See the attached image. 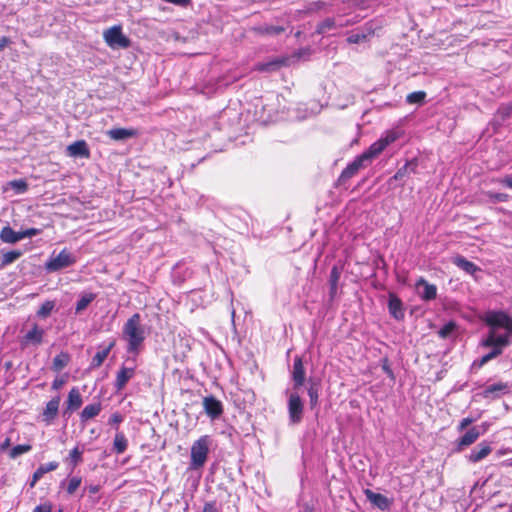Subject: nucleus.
I'll use <instances>...</instances> for the list:
<instances>
[{"label": "nucleus", "instance_id": "nucleus-1", "mask_svg": "<svg viewBox=\"0 0 512 512\" xmlns=\"http://www.w3.org/2000/svg\"><path fill=\"white\" fill-rule=\"evenodd\" d=\"M123 338L127 341L129 353H139L145 340V330L141 324V316L134 313L128 318L122 330Z\"/></svg>", "mask_w": 512, "mask_h": 512}, {"label": "nucleus", "instance_id": "nucleus-2", "mask_svg": "<svg viewBox=\"0 0 512 512\" xmlns=\"http://www.w3.org/2000/svg\"><path fill=\"white\" fill-rule=\"evenodd\" d=\"M212 439L210 435H203L192 443L190 449V469H201L207 462Z\"/></svg>", "mask_w": 512, "mask_h": 512}, {"label": "nucleus", "instance_id": "nucleus-3", "mask_svg": "<svg viewBox=\"0 0 512 512\" xmlns=\"http://www.w3.org/2000/svg\"><path fill=\"white\" fill-rule=\"evenodd\" d=\"M103 36L107 45L112 48H128L131 45L130 39L123 34L120 25L105 30Z\"/></svg>", "mask_w": 512, "mask_h": 512}, {"label": "nucleus", "instance_id": "nucleus-4", "mask_svg": "<svg viewBox=\"0 0 512 512\" xmlns=\"http://www.w3.org/2000/svg\"><path fill=\"white\" fill-rule=\"evenodd\" d=\"M304 414V404L300 395L293 392L288 399V415L292 424H298L302 421Z\"/></svg>", "mask_w": 512, "mask_h": 512}, {"label": "nucleus", "instance_id": "nucleus-5", "mask_svg": "<svg viewBox=\"0 0 512 512\" xmlns=\"http://www.w3.org/2000/svg\"><path fill=\"white\" fill-rule=\"evenodd\" d=\"M76 262L75 258L66 249H63L59 254L51 258L46 263V269L48 271H59L63 268L69 267Z\"/></svg>", "mask_w": 512, "mask_h": 512}, {"label": "nucleus", "instance_id": "nucleus-6", "mask_svg": "<svg viewBox=\"0 0 512 512\" xmlns=\"http://www.w3.org/2000/svg\"><path fill=\"white\" fill-rule=\"evenodd\" d=\"M364 159L358 155L347 167L341 172L337 179V186L345 185L352 177H354L360 169L365 167Z\"/></svg>", "mask_w": 512, "mask_h": 512}, {"label": "nucleus", "instance_id": "nucleus-7", "mask_svg": "<svg viewBox=\"0 0 512 512\" xmlns=\"http://www.w3.org/2000/svg\"><path fill=\"white\" fill-rule=\"evenodd\" d=\"M486 323L492 328H504L512 333V317L505 312H492L486 317Z\"/></svg>", "mask_w": 512, "mask_h": 512}, {"label": "nucleus", "instance_id": "nucleus-8", "mask_svg": "<svg viewBox=\"0 0 512 512\" xmlns=\"http://www.w3.org/2000/svg\"><path fill=\"white\" fill-rule=\"evenodd\" d=\"M203 408L205 413L212 419H218L223 414V404L216 397L210 395L203 398Z\"/></svg>", "mask_w": 512, "mask_h": 512}, {"label": "nucleus", "instance_id": "nucleus-9", "mask_svg": "<svg viewBox=\"0 0 512 512\" xmlns=\"http://www.w3.org/2000/svg\"><path fill=\"white\" fill-rule=\"evenodd\" d=\"M60 401L61 397L57 395L46 403V406L41 414L42 421L46 425H51L58 416Z\"/></svg>", "mask_w": 512, "mask_h": 512}, {"label": "nucleus", "instance_id": "nucleus-10", "mask_svg": "<svg viewBox=\"0 0 512 512\" xmlns=\"http://www.w3.org/2000/svg\"><path fill=\"white\" fill-rule=\"evenodd\" d=\"M135 375V367H126L122 365L118 370L115 381L114 388L117 392L122 391L130 379H132Z\"/></svg>", "mask_w": 512, "mask_h": 512}, {"label": "nucleus", "instance_id": "nucleus-11", "mask_svg": "<svg viewBox=\"0 0 512 512\" xmlns=\"http://www.w3.org/2000/svg\"><path fill=\"white\" fill-rule=\"evenodd\" d=\"M491 452V444L487 441H482L471 450V452L466 456V458L471 463H478L485 459Z\"/></svg>", "mask_w": 512, "mask_h": 512}, {"label": "nucleus", "instance_id": "nucleus-12", "mask_svg": "<svg viewBox=\"0 0 512 512\" xmlns=\"http://www.w3.org/2000/svg\"><path fill=\"white\" fill-rule=\"evenodd\" d=\"M306 371L304 368V364L302 358L300 356H296L294 358L293 370H292V380L294 383V388H300L305 382Z\"/></svg>", "mask_w": 512, "mask_h": 512}, {"label": "nucleus", "instance_id": "nucleus-13", "mask_svg": "<svg viewBox=\"0 0 512 512\" xmlns=\"http://www.w3.org/2000/svg\"><path fill=\"white\" fill-rule=\"evenodd\" d=\"M376 27H374L372 22H368L363 27L361 33L351 34L347 37L346 41L348 44H358L366 41L369 37L373 36L376 32Z\"/></svg>", "mask_w": 512, "mask_h": 512}, {"label": "nucleus", "instance_id": "nucleus-14", "mask_svg": "<svg viewBox=\"0 0 512 512\" xmlns=\"http://www.w3.org/2000/svg\"><path fill=\"white\" fill-rule=\"evenodd\" d=\"M366 498L377 508L382 511L388 510L391 506V501L383 494L375 493L370 489L364 490Z\"/></svg>", "mask_w": 512, "mask_h": 512}, {"label": "nucleus", "instance_id": "nucleus-15", "mask_svg": "<svg viewBox=\"0 0 512 512\" xmlns=\"http://www.w3.org/2000/svg\"><path fill=\"white\" fill-rule=\"evenodd\" d=\"M388 309L391 316L396 320H402L405 316L403 303L394 293L389 294Z\"/></svg>", "mask_w": 512, "mask_h": 512}, {"label": "nucleus", "instance_id": "nucleus-16", "mask_svg": "<svg viewBox=\"0 0 512 512\" xmlns=\"http://www.w3.org/2000/svg\"><path fill=\"white\" fill-rule=\"evenodd\" d=\"M509 392V386L507 383L498 382L492 385L487 386L483 392L482 397L485 399H496L499 398L501 394H505Z\"/></svg>", "mask_w": 512, "mask_h": 512}, {"label": "nucleus", "instance_id": "nucleus-17", "mask_svg": "<svg viewBox=\"0 0 512 512\" xmlns=\"http://www.w3.org/2000/svg\"><path fill=\"white\" fill-rule=\"evenodd\" d=\"M106 134L112 140L121 141L138 136L139 131L135 128H113L108 130Z\"/></svg>", "mask_w": 512, "mask_h": 512}, {"label": "nucleus", "instance_id": "nucleus-18", "mask_svg": "<svg viewBox=\"0 0 512 512\" xmlns=\"http://www.w3.org/2000/svg\"><path fill=\"white\" fill-rule=\"evenodd\" d=\"M480 435L481 433L477 427L474 426L470 428L463 436L457 440V451L460 452L464 448L475 443Z\"/></svg>", "mask_w": 512, "mask_h": 512}, {"label": "nucleus", "instance_id": "nucleus-19", "mask_svg": "<svg viewBox=\"0 0 512 512\" xmlns=\"http://www.w3.org/2000/svg\"><path fill=\"white\" fill-rule=\"evenodd\" d=\"M67 152L71 157H90V150L85 140H77L73 142L67 147Z\"/></svg>", "mask_w": 512, "mask_h": 512}, {"label": "nucleus", "instance_id": "nucleus-20", "mask_svg": "<svg viewBox=\"0 0 512 512\" xmlns=\"http://www.w3.org/2000/svg\"><path fill=\"white\" fill-rule=\"evenodd\" d=\"M59 463L52 461L46 464L40 465L33 473L32 478L29 482L30 488H34L36 483L48 472L54 471L58 468Z\"/></svg>", "mask_w": 512, "mask_h": 512}, {"label": "nucleus", "instance_id": "nucleus-21", "mask_svg": "<svg viewBox=\"0 0 512 512\" xmlns=\"http://www.w3.org/2000/svg\"><path fill=\"white\" fill-rule=\"evenodd\" d=\"M82 403L83 399L81 393L79 392V389L73 387L68 393L65 413L78 410L81 407Z\"/></svg>", "mask_w": 512, "mask_h": 512}, {"label": "nucleus", "instance_id": "nucleus-22", "mask_svg": "<svg viewBox=\"0 0 512 512\" xmlns=\"http://www.w3.org/2000/svg\"><path fill=\"white\" fill-rule=\"evenodd\" d=\"M452 263L470 275H474L476 272H479L481 270L480 267H478L476 264L467 260L465 257L461 255L453 257Z\"/></svg>", "mask_w": 512, "mask_h": 512}, {"label": "nucleus", "instance_id": "nucleus-23", "mask_svg": "<svg viewBox=\"0 0 512 512\" xmlns=\"http://www.w3.org/2000/svg\"><path fill=\"white\" fill-rule=\"evenodd\" d=\"M115 344H116L115 339H112L104 349H102L101 351H98L92 358L90 368L91 369L99 368L104 363V361L108 357L110 351L114 348Z\"/></svg>", "mask_w": 512, "mask_h": 512}, {"label": "nucleus", "instance_id": "nucleus-24", "mask_svg": "<svg viewBox=\"0 0 512 512\" xmlns=\"http://www.w3.org/2000/svg\"><path fill=\"white\" fill-rule=\"evenodd\" d=\"M101 410L102 404L99 401L86 405L80 413V421L82 423H86L87 421L98 416Z\"/></svg>", "mask_w": 512, "mask_h": 512}, {"label": "nucleus", "instance_id": "nucleus-25", "mask_svg": "<svg viewBox=\"0 0 512 512\" xmlns=\"http://www.w3.org/2000/svg\"><path fill=\"white\" fill-rule=\"evenodd\" d=\"M385 144L378 139L376 142L370 145V147L360 154L365 162H369L385 150Z\"/></svg>", "mask_w": 512, "mask_h": 512}, {"label": "nucleus", "instance_id": "nucleus-26", "mask_svg": "<svg viewBox=\"0 0 512 512\" xmlns=\"http://www.w3.org/2000/svg\"><path fill=\"white\" fill-rule=\"evenodd\" d=\"M417 287L423 286L424 290L421 293V298L425 301H430L436 298L437 288L434 284L428 283L424 278H420L417 283Z\"/></svg>", "mask_w": 512, "mask_h": 512}, {"label": "nucleus", "instance_id": "nucleus-27", "mask_svg": "<svg viewBox=\"0 0 512 512\" xmlns=\"http://www.w3.org/2000/svg\"><path fill=\"white\" fill-rule=\"evenodd\" d=\"M43 335V329H41L37 324H34L32 329L24 336V342L39 345L43 341Z\"/></svg>", "mask_w": 512, "mask_h": 512}, {"label": "nucleus", "instance_id": "nucleus-28", "mask_svg": "<svg viewBox=\"0 0 512 512\" xmlns=\"http://www.w3.org/2000/svg\"><path fill=\"white\" fill-rule=\"evenodd\" d=\"M508 344V336L507 335H498L496 336L494 332L490 333L489 336L483 341V346H497L500 348L505 347Z\"/></svg>", "mask_w": 512, "mask_h": 512}, {"label": "nucleus", "instance_id": "nucleus-29", "mask_svg": "<svg viewBox=\"0 0 512 512\" xmlns=\"http://www.w3.org/2000/svg\"><path fill=\"white\" fill-rule=\"evenodd\" d=\"M71 360V357L69 353L67 352H60L57 354L52 362V370L55 372L61 371L63 368H65Z\"/></svg>", "mask_w": 512, "mask_h": 512}, {"label": "nucleus", "instance_id": "nucleus-30", "mask_svg": "<svg viewBox=\"0 0 512 512\" xmlns=\"http://www.w3.org/2000/svg\"><path fill=\"white\" fill-rule=\"evenodd\" d=\"M83 451L78 446L74 447L69 455L65 458V462L74 470L83 461Z\"/></svg>", "mask_w": 512, "mask_h": 512}, {"label": "nucleus", "instance_id": "nucleus-31", "mask_svg": "<svg viewBox=\"0 0 512 512\" xmlns=\"http://www.w3.org/2000/svg\"><path fill=\"white\" fill-rule=\"evenodd\" d=\"M128 447V440L123 432H117L113 441V450L117 454H122Z\"/></svg>", "mask_w": 512, "mask_h": 512}, {"label": "nucleus", "instance_id": "nucleus-32", "mask_svg": "<svg viewBox=\"0 0 512 512\" xmlns=\"http://www.w3.org/2000/svg\"><path fill=\"white\" fill-rule=\"evenodd\" d=\"M341 276V270L337 266H333L330 272V297L334 298L337 289H338V282Z\"/></svg>", "mask_w": 512, "mask_h": 512}, {"label": "nucleus", "instance_id": "nucleus-33", "mask_svg": "<svg viewBox=\"0 0 512 512\" xmlns=\"http://www.w3.org/2000/svg\"><path fill=\"white\" fill-rule=\"evenodd\" d=\"M21 256H22L21 250H11V251L3 253L1 256L0 268H4L7 265L12 264L16 260H18Z\"/></svg>", "mask_w": 512, "mask_h": 512}, {"label": "nucleus", "instance_id": "nucleus-34", "mask_svg": "<svg viewBox=\"0 0 512 512\" xmlns=\"http://www.w3.org/2000/svg\"><path fill=\"white\" fill-rule=\"evenodd\" d=\"M0 239L4 243L14 244L18 242L17 232L10 226H4L0 231Z\"/></svg>", "mask_w": 512, "mask_h": 512}, {"label": "nucleus", "instance_id": "nucleus-35", "mask_svg": "<svg viewBox=\"0 0 512 512\" xmlns=\"http://www.w3.org/2000/svg\"><path fill=\"white\" fill-rule=\"evenodd\" d=\"M417 164L415 162H407L404 166L399 168L397 172L394 174L393 179L400 180L409 173H415L416 172Z\"/></svg>", "mask_w": 512, "mask_h": 512}, {"label": "nucleus", "instance_id": "nucleus-36", "mask_svg": "<svg viewBox=\"0 0 512 512\" xmlns=\"http://www.w3.org/2000/svg\"><path fill=\"white\" fill-rule=\"evenodd\" d=\"M96 295L94 293H85L81 296V298L77 301L75 311L76 313H80L87 308V306L95 299Z\"/></svg>", "mask_w": 512, "mask_h": 512}, {"label": "nucleus", "instance_id": "nucleus-37", "mask_svg": "<svg viewBox=\"0 0 512 512\" xmlns=\"http://www.w3.org/2000/svg\"><path fill=\"white\" fill-rule=\"evenodd\" d=\"M31 449H32V445L28 444V443L16 445L10 449L9 458L16 459L20 455L28 453L29 451H31Z\"/></svg>", "mask_w": 512, "mask_h": 512}, {"label": "nucleus", "instance_id": "nucleus-38", "mask_svg": "<svg viewBox=\"0 0 512 512\" xmlns=\"http://www.w3.org/2000/svg\"><path fill=\"white\" fill-rule=\"evenodd\" d=\"M425 91H414L406 96V102L408 104H423L426 99Z\"/></svg>", "mask_w": 512, "mask_h": 512}, {"label": "nucleus", "instance_id": "nucleus-39", "mask_svg": "<svg viewBox=\"0 0 512 512\" xmlns=\"http://www.w3.org/2000/svg\"><path fill=\"white\" fill-rule=\"evenodd\" d=\"M283 63H284V61L280 60V59H276V60L270 61L268 63H258L255 66V70L259 71V72L270 71L274 68L281 66Z\"/></svg>", "mask_w": 512, "mask_h": 512}, {"label": "nucleus", "instance_id": "nucleus-40", "mask_svg": "<svg viewBox=\"0 0 512 512\" xmlns=\"http://www.w3.org/2000/svg\"><path fill=\"white\" fill-rule=\"evenodd\" d=\"M55 307L54 301H45L37 311V316L40 318L48 317Z\"/></svg>", "mask_w": 512, "mask_h": 512}, {"label": "nucleus", "instance_id": "nucleus-41", "mask_svg": "<svg viewBox=\"0 0 512 512\" xmlns=\"http://www.w3.org/2000/svg\"><path fill=\"white\" fill-rule=\"evenodd\" d=\"M401 136V133L395 130H388L386 131L381 138H379L383 144H385V147L395 142L397 139H399Z\"/></svg>", "mask_w": 512, "mask_h": 512}, {"label": "nucleus", "instance_id": "nucleus-42", "mask_svg": "<svg viewBox=\"0 0 512 512\" xmlns=\"http://www.w3.org/2000/svg\"><path fill=\"white\" fill-rule=\"evenodd\" d=\"M456 328V323L454 321H449L438 331V335L443 339L448 338L456 330Z\"/></svg>", "mask_w": 512, "mask_h": 512}, {"label": "nucleus", "instance_id": "nucleus-43", "mask_svg": "<svg viewBox=\"0 0 512 512\" xmlns=\"http://www.w3.org/2000/svg\"><path fill=\"white\" fill-rule=\"evenodd\" d=\"M335 26H336V24H335V20L333 18H326L325 20H323L322 22H320L317 25L316 32L318 34H323L326 31L334 28Z\"/></svg>", "mask_w": 512, "mask_h": 512}, {"label": "nucleus", "instance_id": "nucleus-44", "mask_svg": "<svg viewBox=\"0 0 512 512\" xmlns=\"http://www.w3.org/2000/svg\"><path fill=\"white\" fill-rule=\"evenodd\" d=\"M307 392H308V396H309L310 407H311V409H313L318 404V397H319L318 388L315 384H311L308 387Z\"/></svg>", "mask_w": 512, "mask_h": 512}, {"label": "nucleus", "instance_id": "nucleus-45", "mask_svg": "<svg viewBox=\"0 0 512 512\" xmlns=\"http://www.w3.org/2000/svg\"><path fill=\"white\" fill-rule=\"evenodd\" d=\"M492 347H493V349L491 352L482 356V358L480 359V362H479V366H483L484 364H486L487 362H489L490 360L499 356L502 353L503 348H500L497 346H492Z\"/></svg>", "mask_w": 512, "mask_h": 512}, {"label": "nucleus", "instance_id": "nucleus-46", "mask_svg": "<svg viewBox=\"0 0 512 512\" xmlns=\"http://www.w3.org/2000/svg\"><path fill=\"white\" fill-rule=\"evenodd\" d=\"M82 479L80 477H72L69 479L66 491L69 495H73L76 490L80 487Z\"/></svg>", "mask_w": 512, "mask_h": 512}, {"label": "nucleus", "instance_id": "nucleus-47", "mask_svg": "<svg viewBox=\"0 0 512 512\" xmlns=\"http://www.w3.org/2000/svg\"><path fill=\"white\" fill-rule=\"evenodd\" d=\"M10 187L14 189L17 193H24L28 190V184L25 180H13L9 183Z\"/></svg>", "mask_w": 512, "mask_h": 512}, {"label": "nucleus", "instance_id": "nucleus-48", "mask_svg": "<svg viewBox=\"0 0 512 512\" xmlns=\"http://www.w3.org/2000/svg\"><path fill=\"white\" fill-rule=\"evenodd\" d=\"M486 196L493 203L507 202L509 200V195L506 193H495V192L488 191V192H486Z\"/></svg>", "mask_w": 512, "mask_h": 512}, {"label": "nucleus", "instance_id": "nucleus-49", "mask_svg": "<svg viewBox=\"0 0 512 512\" xmlns=\"http://www.w3.org/2000/svg\"><path fill=\"white\" fill-rule=\"evenodd\" d=\"M284 31H285L284 27H282V26H274V25L265 26V27L260 29V32L262 34H266V35H277V34H280V33L284 32Z\"/></svg>", "mask_w": 512, "mask_h": 512}, {"label": "nucleus", "instance_id": "nucleus-50", "mask_svg": "<svg viewBox=\"0 0 512 512\" xmlns=\"http://www.w3.org/2000/svg\"><path fill=\"white\" fill-rule=\"evenodd\" d=\"M123 421V416L121 413L119 412H115L113 413L109 420H108V424L109 425H113V426H116V429H118V425Z\"/></svg>", "mask_w": 512, "mask_h": 512}, {"label": "nucleus", "instance_id": "nucleus-51", "mask_svg": "<svg viewBox=\"0 0 512 512\" xmlns=\"http://www.w3.org/2000/svg\"><path fill=\"white\" fill-rule=\"evenodd\" d=\"M53 505L51 502L47 501L44 503H41L40 505H37L33 512H52Z\"/></svg>", "mask_w": 512, "mask_h": 512}, {"label": "nucleus", "instance_id": "nucleus-52", "mask_svg": "<svg viewBox=\"0 0 512 512\" xmlns=\"http://www.w3.org/2000/svg\"><path fill=\"white\" fill-rule=\"evenodd\" d=\"M202 512H219L216 501L206 502Z\"/></svg>", "mask_w": 512, "mask_h": 512}, {"label": "nucleus", "instance_id": "nucleus-53", "mask_svg": "<svg viewBox=\"0 0 512 512\" xmlns=\"http://www.w3.org/2000/svg\"><path fill=\"white\" fill-rule=\"evenodd\" d=\"M474 419L470 417L463 418L459 425H458V431L465 430L469 425L473 423Z\"/></svg>", "mask_w": 512, "mask_h": 512}, {"label": "nucleus", "instance_id": "nucleus-54", "mask_svg": "<svg viewBox=\"0 0 512 512\" xmlns=\"http://www.w3.org/2000/svg\"><path fill=\"white\" fill-rule=\"evenodd\" d=\"M498 182L503 186L512 189V175H506L499 179Z\"/></svg>", "mask_w": 512, "mask_h": 512}, {"label": "nucleus", "instance_id": "nucleus-55", "mask_svg": "<svg viewBox=\"0 0 512 512\" xmlns=\"http://www.w3.org/2000/svg\"><path fill=\"white\" fill-rule=\"evenodd\" d=\"M65 382L66 381L63 378H56V379H54V381L52 382V389L53 390L60 389L65 384Z\"/></svg>", "mask_w": 512, "mask_h": 512}, {"label": "nucleus", "instance_id": "nucleus-56", "mask_svg": "<svg viewBox=\"0 0 512 512\" xmlns=\"http://www.w3.org/2000/svg\"><path fill=\"white\" fill-rule=\"evenodd\" d=\"M11 446V439L7 437L1 444H0V452L6 451Z\"/></svg>", "mask_w": 512, "mask_h": 512}, {"label": "nucleus", "instance_id": "nucleus-57", "mask_svg": "<svg viewBox=\"0 0 512 512\" xmlns=\"http://www.w3.org/2000/svg\"><path fill=\"white\" fill-rule=\"evenodd\" d=\"M11 43V40L7 36L0 38V51H2L7 45Z\"/></svg>", "mask_w": 512, "mask_h": 512}, {"label": "nucleus", "instance_id": "nucleus-58", "mask_svg": "<svg viewBox=\"0 0 512 512\" xmlns=\"http://www.w3.org/2000/svg\"><path fill=\"white\" fill-rule=\"evenodd\" d=\"M40 233V230L37 229V228H29V229H26V235H28V237H33V236H36Z\"/></svg>", "mask_w": 512, "mask_h": 512}, {"label": "nucleus", "instance_id": "nucleus-59", "mask_svg": "<svg viewBox=\"0 0 512 512\" xmlns=\"http://www.w3.org/2000/svg\"><path fill=\"white\" fill-rule=\"evenodd\" d=\"M87 490L90 494H96L99 492L100 490V486L99 485H89L87 487Z\"/></svg>", "mask_w": 512, "mask_h": 512}, {"label": "nucleus", "instance_id": "nucleus-60", "mask_svg": "<svg viewBox=\"0 0 512 512\" xmlns=\"http://www.w3.org/2000/svg\"><path fill=\"white\" fill-rule=\"evenodd\" d=\"M503 114L505 117H509L512 115V104L503 108Z\"/></svg>", "mask_w": 512, "mask_h": 512}, {"label": "nucleus", "instance_id": "nucleus-61", "mask_svg": "<svg viewBox=\"0 0 512 512\" xmlns=\"http://www.w3.org/2000/svg\"><path fill=\"white\" fill-rule=\"evenodd\" d=\"M312 5L315 7V9H322L326 6V2L319 0L314 2Z\"/></svg>", "mask_w": 512, "mask_h": 512}, {"label": "nucleus", "instance_id": "nucleus-62", "mask_svg": "<svg viewBox=\"0 0 512 512\" xmlns=\"http://www.w3.org/2000/svg\"><path fill=\"white\" fill-rule=\"evenodd\" d=\"M17 238H18V241H20L24 238H28V235H26V230L17 232Z\"/></svg>", "mask_w": 512, "mask_h": 512}, {"label": "nucleus", "instance_id": "nucleus-63", "mask_svg": "<svg viewBox=\"0 0 512 512\" xmlns=\"http://www.w3.org/2000/svg\"><path fill=\"white\" fill-rule=\"evenodd\" d=\"M383 370L388 374V375H392V370L388 367V366H383Z\"/></svg>", "mask_w": 512, "mask_h": 512}, {"label": "nucleus", "instance_id": "nucleus-64", "mask_svg": "<svg viewBox=\"0 0 512 512\" xmlns=\"http://www.w3.org/2000/svg\"><path fill=\"white\" fill-rule=\"evenodd\" d=\"M505 453H506V451H504V450H499V451L497 452V454H498L499 456L504 455Z\"/></svg>", "mask_w": 512, "mask_h": 512}]
</instances>
